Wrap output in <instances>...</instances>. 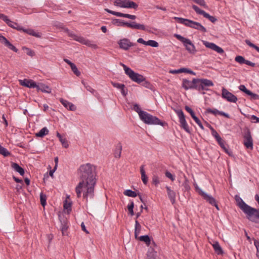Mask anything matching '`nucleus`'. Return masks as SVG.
<instances>
[{
	"instance_id": "f257e3e1",
	"label": "nucleus",
	"mask_w": 259,
	"mask_h": 259,
	"mask_svg": "<svg viewBox=\"0 0 259 259\" xmlns=\"http://www.w3.org/2000/svg\"><path fill=\"white\" fill-rule=\"evenodd\" d=\"M78 175L80 182L75 188L77 197L80 198L83 192V198L88 202L89 199H93L95 196V168L89 163L82 164L78 169Z\"/></svg>"
},
{
	"instance_id": "f03ea898",
	"label": "nucleus",
	"mask_w": 259,
	"mask_h": 259,
	"mask_svg": "<svg viewBox=\"0 0 259 259\" xmlns=\"http://www.w3.org/2000/svg\"><path fill=\"white\" fill-rule=\"evenodd\" d=\"M174 19L176 20L178 23L183 24L187 27L196 29L203 33L207 32L206 28L199 22L178 17H175Z\"/></svg>"
},
{
	"instance_id": "7ed1b4c3",
	"label": "nucleus",
	"mask_w": 259,
	"mask_h": 259,
	"mask_svg": "<svg viewBox=\"0 0 259 259\" xmlns=\"http://www.w3.org/2000/svg\"><path fill=\"white\" fill-rule=\"evenodd\" d=\"M243 212L248 221L259 224V208H255L249 205Z\"/></svg>"
},
{
	"instance_id": "20e7f679",
	"label": "nucleus",
	"mask_w": 259,
	"mask_h": 259,
	"mask_svg": "<svg viewBox=\"0 0 259 259\" xmlns=\"http://www.w3.org/2000/svg\"><path fill=\"white\" fill-rule=\"evenodd\" d=\"M140 119L147 124L162 125V121L156 116H154L147 112H142Z\"/></svg>"
},
{
	"instance_id": "39448f33",
	"label": "nucleus",
	"mask_w": 259,
	"mask_h": 259,
	"mask_svg": "<svg viewBox=\"0 0 259 259\" xmlns=\"http://www.w3.org/2000/svg\"><path fill=\"white\" fill-rule=\"evenodd\" d=\"M174 110L179 117L180 126L181 128L187 133L191 134V131L186 120V117L182 110L181 109H174Z\"/></svg>"
},
{
	"instance_id": "423d86ee",
	"label": "nucleus",
	"mask_w": 259,
	"mask_h": 259,
	"mask_svg": "<svg viewBox=\"0 0 259 259\" xmlns=\"http://www.w3.org/2000/svg\"><path fill=\"white\" fill-rule=\"evenodd\" d=\"M195 188L196 191L203 197L204 200L211 205L214 206L217 210H220L219 207L215 198L202 191L200 188H199L197 184L195 185Z\"/></svg>"
},
{
	"instance_id": "0eeeda50",
	"label": "nucleus",
	"mask_w": 259,
	"mask_h": 259,
	"mask_svg": "<svg viewBox=\"0 0 259 259\" xmlns=\"http://www.w3.org/2000/svg\"><path fill=\"white\" fill-rule=\"evenodd\" d=\"M114 5L123 8L133 9L137 10L138 5L130 0H115Z\"/></svg>"
},
{
	"instance_id": "6e6552de",
	"label": "nucleus",
	"mask_w": 259,
	"mask_h": 259,
	"mask_svg": "<svg viewBox=\"0 0 259 259\" xmlns=\"http://www.w3.org/2000/svg\"><path fill=\"white\" fill-rule=\"evenodd\" d=\"M213 82L206 78H197V91L200 92L201 91H208V87L213 86Z\"/></svg>"
},
{
	"instance_id": "1a4fd4ad",
	"label": "nucleus",
	"mask_w": 259,
	"mask_h": 259,
	"mask_svg": "<svg viewBox=\"0 0 259 259\" xmlns=\"http://www.w3.org/2000/svg\"><path fill=\"white\" fill-rule=\"evenodd\" d=\"M244 146L248 149H253V140L251 135L250 130L246 127L244 130V134L243 136Z\"/></svg>"
},
{
	"instance_id": "9d476101",
	"label": "nucleus",
	"mask_w": 259,
	"mask_h": 259,
	"mask_svg": "<svg viewBox=\"0 0 259 259\" xmlns=\"http://www.w3.org/2000/svg\"><path fill=\"white\" fill-rule=\"evenodd\" d=\"M182 87L185 90H195L197 89V78H193L192 81L187 79H183L182 81Z\"/></svg>"
},
{
	"instance_id": "9b49d317",
	"label": "nucleus",
	"mask_w": 259,
	"mask_h": 259,
	"mask_svg": "<svg viewBox=\"0 0 259 259\" xmlns=\"http://www.w3.org/2000/svg\"><path fill=\"white\" fill-rule=\"evenodd\" d=\"M126 74L130 78V79L134 82L138 83H141L144 80V77L141 74L135 72L132 69H127L126 71Z\"/></svg>"
},
{
	"instance_id": "f8f14e48",
	"label": "nucleus",
	"mask_w": 259,
	"mask_h": 259,
	"mask_svg": "<svg viewBox=\"0 0 259 259\" xmlns=\"http://www.w3.org/2000/svg\"><path fill=\"white\" fill-rule=\"evenodd\" d=\"M117 44L119 48L124 51H127L131 47L136 45V44L131 42L129 39L126 38L120 39L118 41Z\"/></svg>"
},
{
	"instance_id": "ddd939ff",
	"label": "nucleus",
	"mask_w": 259,
	"mask_h": 259,
	"mask_svg": "<svg viewBox=\"0 0 259 259\" xmlns=\"http://www.w3.org/2000/svg\"><path fill=\"white\" fill-rule=\"evenodd\" d=\"M222 97L223 99L227 101L232 103H236L237 101V98L231 92H229L225 88H223L222 90Z\"/></svg>"
},
{
	"instance_id": "4468645a",
	"label": "nucleus",
	"mask_w": 259,
	"mask_h": 259,
	"mask_svg": "<svg viewBox=\"0 0 259 259\" xmlns=\"http://www.w3.org/2000/svg\"><path fill=\"white\" fill-rule=\"evenodd\" d=\"M192 7L197 14L203 15L204 17L208 19L212 23H215L217 21V19L215 17L210 16L204 10H201L197 6L193 5Z\"/></svg>"
},
{
	"instance_id": "2eb2a0df",
	"label": "nucleus",
	"mask_w": 259,
	"mask_h": 259,
	"mask_svg": "<svg viewBox=\"0 0 259 259\" xmlns=\"http://www.w3.org/2000/svg\"><path fill=\"white\" fill-rule=\"evenodd\" d=\"M128 28L137 30H142L149 32H152L150 27L145 26L143 24H137L135 21L129 22Z\"/></svg>"
},
{
	"instance_id": "dca6fc26",
	"label": "nucleus",
	"mask_w": 259,
	"mask_h": 259,
	"mask_svg": "<svg viewBox=\"0 0 259 259\" xmlns=\"http://www.w3.org/2000/svg\"><path fill=\"white\" fill-rule=\"evenodd\" d=\"M203 44L207 48H209L220 54L224 53V50L213 42H208L206 40L202 41Z\"/></svg>"
},
{
	"instance_id": "f3484780",
	"label": "nucleus",
	"mask_w": 259,
	"mask_h": 259,
	"mask_svg": "<svg viewBox=\"0 0 259 259\" xmlns=\"http://www.w3.org/2000/svg\"><path fill=\"white\" fill-rule=\"evenodd\" d=\"M105 11L112 15H115L117 17H121L131 19L132 20H135L137 18L136 16L133 15L128 14H124L121 12H115L114 11L110 10L108 9H105Z\"/></svg>"
},
{
	"instance_id": "a211bd4d",
	"label": "nucleus",
	"mask_w": 259,
	"mask_h": 259,
	"mask_svg": "<svg viewBox=\"0 0 259 259\" xmlns=\"http://www.w3.org/2000/svg\"><path fill=\"white\" fill-rule=\"evenodd\" d=\"M21 85L28 88H36L37 83L34 80L29 79H20L19 80Z\"/></svg>"
},
{
	"instance_id": "6ab92c4d",
	"label": "nucleus",
	"mask_w": 259,
	"mask_h": 259,
	"mask_svg": "<svg viewBox=\"0 0 259 259\" xmlns=\"http://www.w3.org/2000/svg\"><path fill=\"white\" fill-rule=\"evenodd\" d=\"M59 220L61 223L60 229L63 235H67V230L68 228V221L65 217L59 215Z\"/></svg>"
},
{
	"instance_id": "aec40b11",
	"label": "nucleus",
	"mask_w": 259,
	"mask_h": 259,
	"mask_svg": "<svg viewBox=\"0 0 259 259\" xmlns=\"http://www.w3.org/2000/svg\"><path fill=\"white\" fill-rule=\"evenodd\" d=\"M186 49L190 53L194 54L196 52L195 47L192 41L188 38L183 44Z\"/></svg>"
},
{
	"instance_id": "412c9836",
	"label": "nucleus",
	"mask_w": 259,
	"mask_h": 259,
	"mask_svg": "<svg viewBox=\"0 0 259 259\" xmlns=\"http://www.w3.org/2000/svg\"><path fill=\"white\" fill-rule=\"evenodd\" d=\"M166 189L167 194L171 203L174 204L176 202V192L171 189V187L168 186L165 187Z\"/></svg>"
},
{
	"instance_id": "4be33fe9",
	"label": "nucleus",
	"mask_w": 259,
	"mask_h": 259,
	"mask_svg": "<svg viewBox=\"0 0 259 259\" xmlns=\"http://www.w3.org/2000/svg\"><path fill=\"white\" fill-rule=\"evenodd\" d=\"M60 102L61 104L67 109H69L70 111H75L76 109V106L71 102L63 99V98H60L59 99Z\"/></svg>"
},
{
	"instance_id": "5701e85b",
	"label": "nucleus",
	"mask_w": 259,
	"mask_h": 259,
	"mask_svg": "<svg viewBox=\"0 0 259 259\" xmlns=\"http://www.w3.org/2000/svg\"><path fill=\"white\" fill-rule=\"evenodd\" d=\"M36 90L37 91H41L43 93H51V89L47 85L42 83H38L36 84Z\"/></svg>"
},
{
	"instance_id": "b1692460",
	"label": "nucleus",
	"mask_w": 259,
	"mask_h": 259,
	"mask_svg": "<svg viewBox=\"0 0 259 259\" xmlns=\"http://www.w3.org/2000/svg\"><path fill=\"white\" fill-rule=\"evenodd\" d=\"M21 31L26 34L37 38H40L41 37V34L40 33L36 32L34 31V30L31 28H24L22 27V29H21Z\"/></svg>"
},
{
	"instance_id": "393cba45",
	"label": "nucleus",
	"mask_w": 259,
	"mask_h": 259,
	"mask_svg": "<svg viewBox=\"0 0 259 259\" xmlns=\"http://www.w3.org/2000/svg\"><path fill=\"white\" fill-rule=\"evenodd\" d=\"M235 199L237 202V205L239 206V207L241 209V210L243 211L248 206L247 204H246L241 198L238 196H236Z\"/></svg>"
},
{
	"instance_id": "a878e982",
	"label": "nucleus",
	"mask_w": 259,
	"mask_h": 259,
	"mask_svg": "<svg viewBox=\"0 0 259 259\" xmlns=\"http://www.w3.org/2000/svg\"><path fill=\"white\" fill-rule=\"evenodd\" d=\"M219 145L224 150V151L229 156L232 155V152L228 149V146L226 144V142L222 138L220 140L217 141Z\"/></svg>"
},
{
	"instance_id": "bb28decb",
	"label": "nucleus",
	"mask_w": 259,
	"mask_h": 259,
	"mask_svg": "<svg viewBox=\"0 0 259 259\" xmlns=\"http://www.w3.org/2000/svg\"><path fill=\"white\" fill-rule=\"evenodd\" d=\"M112 23L113 25H115L117 26L121 27H128L129 22H124L121 19H112Z\"/></svg>"
},
{
	"instance_id": "cd10ccee",
	"label": "nucleus",
	"mask_w": 259,
	"mask_h": 259,
	"mask_svg": "<svg viewBox=\"0 0 259 259\" xmlns=\"http://www.w3.org/2000/svg\"><path fill=\"white\" fill-rule=\"evenodd\" d=\"M5 23L10 27L18 31H21V29H22V26H20L18 23L11 21L9 18Z\"/></svg>"
},
{
	"instance_id": "c85d7f7f",
	"label": "nucleus",
	"mask_w": 259,
	"mask_h": 259,
	"mask_svg": "<svg viewBox=\"0 0 259 259\" xmlns=\"http://www.w3.org/2000/svg\"><path fill=\"white\" fill-rule=\"evenodd\" d=\"M11 167L14 170L18 172L21 176H24L25 174L24 169L21 167L18 163L15 162H12Z\"/></svg>"
},
{
	"instance_id": "c756f323",
	"label": "nucleus",
	"mask_w": 259,
	"mask_h": 259,
	"mask_svg": "<svg viewBox=\"0 0 259 259\" xmlns=\"http://www.w3.org/2000/svg\"><path fill=\"white\" fill-rule=\"evenodd\" d=\"M1 42L4 44L5 46L8 47L11 50H12L16 53L18 52V49L13 46L6 37L4 38Z\"/></svg>"
},
{
	"instance_id": "7c9ffc66",
	"label": "nucleus",
	"mask_w": 259,
	"mask_h": 259,
	"mask_svg": "<svg viewBox=\"0 0 259 259\" xmlns=\"http://www.w3.org/2000/svg\"><path fill=\"white\" fill-rule=\"evenodd\" d=\"M212 246L215 252L218 255H222L224 253L223 250L218 241L214 242Z\"/></svg>"
},
{
	"instance_id": "2f4dec72",
	"label": "nucleus",
	"mask_w": 259,
	"mask_h": 259,
	"mask_svg": "<svg viewBox=\"0 0 259 259\" xmlns=\"http://www.w3.org/2000/svg\"><path fill=\"white\" fill-rule=\"evenodd\" d=\"M137 239L141 241L144 242L148 246H149L151 244V239L148 235H143L140 237L138 236Z\"/></svg>"
},
{
	"instance_id": "473e14b6",
	"label": "nucleus",
	"mask_w": 259,
	"mask_h": 259,
	"mask_svg": "<svg viewBox=\"0 0 259 259\" xmlns=\"http://www.w3.org/2000/svg\"><path fill=\"white\" fill-rule=\"evenodd\" d=\"M140 172L141 174V178L143 183L146 185L148 183V177L146 175V172L144 169V165H142L140 167Z\"/></svg>"
},
{
	"instance_id": "72a5a7b5",
	"label": "nucleus",
	"mask_w": 259,
	"mask_h": 259,
	"mask_svg": "<svg viewBox=\"0 0 259 259\" xmlns=\"http://www.w3.org/2000/svg\"><path fill=\"white\" fill-rule=\"evenodd\" d=\"M156 251H155L154 248L150 247L148 249L147 253V259H156Z\"/></svg>"
},
{
	"instance_id": "f704fd0d",
	"label": "nucleus",
	"mask_w": 259,
	"mask_h": 259,
	"mask_svg": "<svg viewBox=\"0 0 259 259\" xmlns=\"http://www.w3.org/2000/svg\"><path fill=\"white\" fill-rule=\"evenodd\" d=\"M122 150V145L121 143H119L116 146L114 150V156L116 158H119L121 156V153Z\"/></svg>"
},
{
	"instance_id": "c9c22d12",
	"label": "nucleus",
	"mask_w": 259,
	"mask_h": 259,
	"mask_svg": "<svg viewBox=\"0 0 259 259\" xmlns=\"http://www.w3.org/2000/svg\"><path fill=\"white\" fill-rule=\"evenodd\" d=\"M49 130L46 127H44L41 128L38 133L35 134V135L37 137L42 138L46 135L49 134Z\"/></svg>"
},
{
	"instance_id": "e433bc0d",
	"label": "nucleus",
	"mask_w": 259,
	"mask_h": 259,
	"mask_svg": "<svg viewBox=\"0 0 259 259\" xmlns=\"http://www.w3.org/2000/svg\"><path fill=\"white\" fill-rule=\"evenodd\" d=\"M141 230V226L137 220L135 221V236L136 239H138V235L140 234Z\"/></svg>"
},
{
	"instance_id": "4c0bfd02",
	"label": "nucleus",
	"mask_w": 259,
	"mask_h": 259,
	"mask_svg": "<svg viewBox=\"0 0 259 259\" xmlns=\"http://www.w3.org/2000/svg\"><path fill=\"white\" fill-rule=\"evenodd\" d=\"M185 110L191 115L192 118L194 119V120L196 122L198 121L199 119L196 116L194 111L188 106H185Z\"/></svg>"
},
{
	"instance_id": "58836bf2",
	"label": "nucleus",
	"mask_w": 259,
	"mask_h": 259,
	"mask_svg": "<svg viewBox=\"0 0 259 259\" xmlns=\"http://www.w3.org/2000/svg\"><path fill=\"white\" fill-rule=\"evenodd\" d=\"M184 179L185 180L182 184V186L184 187V191L188 192L191 189L190 186L189 185V181L188 178L185 176H184Z\"/></svg>"
},
{
	"instance_id": "ea45409f",
	"label": "nucleus",
	"mask_w": 259,
	"mask_h": 259,
	"mask_svg": "<svg viewBox=\"0 0 259 259\" xmlns=\"http://www.w3.org/2000/svg\"><path fill=\"white\" fill-rule=\"evenodd\" d=\"M164 175L166 178L168 179L171 182H174L176 180V176L175 174H172L170 171L168 170H166L164 172Z\"/></svg>"
},
{
	"instance_id": "a19ab883",
	"label": "nucleus",
	"mask_w": 259,
	"mask_h": 259,
	"mask_svg": "<svg viewBox=\"0 0 259 259\" xmlns=\"http://www.w3.org/2000/svg\"><path fill=\"white\" fill-rule=\"evenodd\" d=\"M209 128L211 131L212 136L217 141L220 140V139L222 138L219 135L218 132L214 129V128L212 126H211V125H209Z\"/></svg>"
},
{
	"instance_id": "79ce46f5",
	"label": "nucleus",
	"mask_w": 259,
	"mask_h": 259,
	"mask_svg": "<svg viewBox=\"0 0 259 259\" xmlns=\"http://www.w3.org/2000/svg\"><path fill=\"white\" fill-rule=\"evenodd\" d=\"M123 194L126 196L132 197H136L138 196V194L136 192L130 189H127L125 190L123 192Z\"/></svg>"
},
{
	"instance_id": "37998d69",
	"label": "nucleus",
	"mask_w": 259,
	"mask_h": 259,
	"mask_svg": "<svg viewBox=\"0 0 259 259\" xmlns=\"http://www.w3.org/2000/svg\"><path fill=\"white\" fill-rule=\"evenodd\" d=\"M0 154L5 157H7L11 155V153L1 145H0Z\"/></svg>"
},
{
	"instance_id": "c03bdc74",
	"label": "nucleus",
	"mask_w": 259,
	"mask_h": 259,
	"mask_svg": "<svg viewBox=\"0 0 259 259\" xmlns=\"http://www.w3.org/2000/svg\"><path fill=\"white\" fill-rule=\"evenodd\" d=\"M145 45L149 46L152 47L156 48L158 47V43L154 40H149L148 41H145Z\"/></svg>"
},
{
	"instance_id": "a18cd8bd",
	"label": "nucleus",
	"mask_w": 259,
	"mask_h": 259,
	"mask_svg": "<svg viewBox=\"0 0 259 259\" xmlns=\"http://www.w3.org/2000/svg\"><path fill=\"white\" fill-rule=\"evenodd\" d=\"M133 110L137 112L139 116V117L141 116V113L142 112H145V111H143L141 109V108L140 107V105L137 103H135L133 108Z\"/></svg>"
},
{
	"instance_id": "49530a36",
	"label": "nucleus",
	"mask_w": 259,
	"mask_h": 259,
	"mask_svg": "<svg viewBox=\"0 0 259 259\" xmlns=\"http://www.w3.org/2000/svg\"><path fill=\"white\" fill-rule=\"evenodd\" d=\"M40 200L41 205L45 206L47 203V196L42 192H41L40 194Z\"/></svg>"
},
{
	"instance_id": "de8ad7c7",
	"label": "nucleus",
	"mask_w": 259,
	"mask_h": 259,
	"mask_svg": "<svg viewBox=\"0 0 259 259\" xmlns=\"http://www.w3.org/2000/svg\"><path fill=\"white\" fill-rule=\"evenodd\" d=\"M245 43L250 47H251L255 49L257 52L259 53V47L255 44L252 43L249 40L246 39L245 40Z\"/></svg>"
},
{
	"instance_id": "09e8293b",
	"label": "nucleus",
	"mask_w": 259,
	"mask_h": 259,
	"mask_svg": "<svg viewBox=\"0 0 259 259\" xmlns=\"http://www.w3.org/2000/svg\"><path fill=\"white\" fill-rule=\"evenodd\" d=\"M186 68H181L179 69L171 70L169 73L172 74H177L181 73H186Z\"/></svg>"
},
{
	"instance_id": "8fccbe9b",
	"label": "nucleus",
	"mask_w": 259,
	"mask_h": 259,
	"mask_svg": "<svg viewBox=\"0 0 259 259\" xmlns=\"http://www.w3.org/2000/svg\"><path fill=\"white\" fill-rule=\"evenodd\" d=\"M218 110L217 109H215V108H213V109H211V108H207L205 111V114H208V113H211V114H213V115H218Z\"/></svg>"
},
{
	"instance_id": "3c124183",
	"label": "nucleus",
	"mask_w": 259,
	"mask_h": 259,
	"mask_svg": "<svg viewBox=\"0 0 259 259\" xmlns=\"http://www.w3.org/2000/svg\"><path fill=\"white\" fill-rule=\"evenodd\" d=\"M247 95L250 97L251 100H259V95L256 94L252 93L250 90L248 92V93H247Z\"/></svg>"
},
{
	"instance_id": "603ef678",
	"label": "nucleus",
	"mask_w": 259,
	"mask_h": 259,
	"mask_svg": "<svg viewBox=\"0 0 259 259\" xmlns=\"http://www.w3.org/2000/svg\"><path fill=\"white\" fill-rule=\"evenodd\" d=\"M74 40L81 43L82 44L85 45L88 39L82 36H74Z\"/></svg>"
},
{
	"instance_id": "864d4df0",
	"label": "nucleus",
	"mask_w": 259,
	"mask_h": 259,
	"mask_svg": "<svg viewBox=\"0 0 259 259\" xmlns=\"http://www.w3.org/2000/svg\"><path fill=\"white\" fill-rule=\"evenodd\" d=\"M70 67L72 71L77 76H79L80 75V72L78 70L75 64L72 65Z\"/></svg>"
},
{
	"instance_id": "5fc2aeb1",
	"label": "nucleus",
	"mask_w": 259,
	"mask_h": 259,
	"mask_svg": "<svg viewBox=\"0 0 259 259\" xmlns=\"http://www.w3.org/2000/svg\"><path fill=\"white\" fill-rule=\"evenodd\" d=\"M235 61L241 64H244L245 59L243 56H237L235 58Z\"/></svg>"
},
{
	"instance_id": "6e6d98bb",
	"label": "nucleus",
	"mask_w": 259,
	"mask_h": 259,
	"mask_svg": "<svg viewBox=\"0 0 259 259\" xmlns=\"http://www.w3.org/2000/svg\"><path fill=\"white\" fill-rule=\"evenodd\" d=\"M64 208L66 209L67 211H71V203L68 202L67 200H65L64 203Z\"/></svg>"
},
{
	"instance_id": "4d7b16f0",
	"label": "nucleus",
	"mask_w": 259,
	"mask_h": 259,
	"mask_svg": "<svg viewBox=\"0 0 259 259\" xmlns=\"http://www.w3.org/2000/svg\"><path fill=\"white\" fill-rule=\"evenodd\" d=\"M195 3L199 5L200 6L203 7L205 8H207V6L204 0H192Z\"/></svg>"
},
{
	"instance_id": "13d9d810",
	"label": "nucleus",
	"mask_w": 259,
	"mask_h": 259,
	"mask_svg": "<svg viewBox=\"0 0 259 259\" xmlns=\"http://www.w3.org/2000/svg\"><path fill=\"white\" fill-rule=\"evenodd\" d=\"M85 45L91 47L92 48L94 49H96L98 48V46L97 45L93 44L92 41H91L89 39L87 40Z\"/></svg>"
},
{
	"instance_id": "bf43d9fd",
	"label": "nucleus",
	"mask_w": 259,
	"mask_h": 259,
	"mask_svg": "<svg viewBox=\"0 0 259 259\" xmlns=\"http://www.w3.org/2000/svg\"><path fill=\"white\" fill-rule=\"evenodd\" d=\"M174 36L183 44L187 40V38H185L178 34H175Z\"/></svg>"
},
{
	"instance_id": "052dcab7",
	"label": "nucleus",
	"mask_w": 259,
	"mask_h": 259,
	"mask_svg": "<svg viewBox=\"0 0 259 259\" xmlns=\"http://www.w3.org/2000/svg\"><path fill=\"white\" fill-rule=\"evenodd\" d=\"M141 83L143 86H144L147 88H148V89H150L152 86L151 83L149 82H148V81H147L145 77H144V80L142 81V82H141Z\"/></svg>"
},
{
	"instance_id": "680f3d73",
	"label": "nucleus",
	"mask_w": 259,
	"mask_h": 259,
	"mask_svg": "<svg viewBox=\"0 0 259 259\" xmlns=\"http://www.w3.org/2000/svg\"><path fill=\"white\" fill-rule=\"evenodd\" d=\"M59 141L64 148H67L68 147L69 144L68 143L67 140L65 138H62L61 139H60Z\"/></svg>"
},
{
	"instance_id": "e2e57ef3",
	"label": "nucleus",
	"mask_w": 259,
	"mask_h": 259,
	"mask_svg": "<svg viewBox=\"0 0 259 259\" xmlns=\"http://www.w3.org/2000/svg\"><path fill=\"white\" fill-rule=\"evenodd\" d=\"M112 85L119 90H120L121 88L124 87V84L122 83H119L117 82H112Z\"/></svg>"
},
{
	"instance_id": "0e129e2a",
	"label": "nucleus",
	"mask_w": 259,
	"mask_h": 259,
	"mask_svg": "<svg viewBox=\"0 0 259 259\" xmlns=\"http://www.w3.org/2000/svg\"><path fill=\"white\" fill-rule=\"evenodd\" d=\"M254 244L256 248V256L259 259V240H255L254 241Z\"/></svg>"
},
{
	"instance_id": "69168bd1",
	"label": "nucleus",
	"mask_w": 259,
	"mask_h": 259,
	"mask_svg": "<svg viewBox=\"0 0 259 259\" xmlns=\"http://www.w3.org/2000/svg\"><path fill=\"white\" fill-rule=\"evenodd\" d=\"M239 89L241 91H242V92H244V93H245L246 95H247V93H248V92L249 91V90L247 89L246 87L244 85H243V84H241V85L239 86Z\"/></svg>"
},
{
	"instance_id": "338daca9",
	"label": "nucleus",
	"mask_w": 259,
	"mask_h": 259,
	"mask_svg": "<svg viewBox=\"0 0 259 259\" xmlns=\"http://www.w3.org/2000/svg\"><path fill=\"white\" fill-rule=\"evenodd\" d=\"M120 90L121 92V94L123 97L126 96L128 93V90L126 88H125V87L123 88H121Z\"/></svg>"
},
{
	"instance_id": "774afa93",
	"label": "nucleus",
	"mask_w": 259,
	"mask_h": 259,
	"mask_svg": "<svg viewBox=\"0 0 259 259\" xmlns=\"http://www.w3.org/2000/svg\"><path fill=\"white\" fill-rule=\"evenodd\" d=\"M152 183L157 186L158 184H159V181L158 179V177L156 176H154L152 178Z\"/></svg>"
}]
</instances>
